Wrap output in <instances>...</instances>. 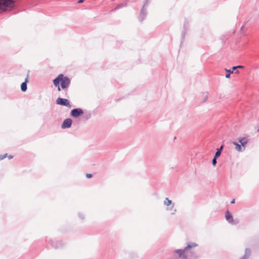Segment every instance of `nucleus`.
<instances>
[{
	"label": "nucleus",
	"mask_w": 259,
	"mask_h": 259,
	"mask_svg": "<svg viewBox=\"0 0 259 259\" xmlns=\"http://www.w3.org/2000/svg\"><path fill=\"white\" fill-rule=\"evenodd\" d=\"M239 142L241 144L242 147L245 148V146L248 142V140L246 138H239Z\"/></svg>",
	"instance_id": "obj_12"
},
{
	"label": "nucleus",
	"mask_w": 259,
	"mask_h": 259,
	"mask_svg": "<svg viewBox=\"0 0 259 259\" xmlns=\"http://www.w3.org/2000/svg\"><path fill=\"white\" fill-rule=\"evenodd\" d=\"M197 246V244L194 242H189L184 249H177L175 252L178 253L179 257L182 259H188L192 256L197 257L198 256L194 255V248Z\"/></svg>",
	"instance_id": "obj_1"
},
{
	"label": "nucleus",
	"mask_w": 259,
	"mask_h": 259,
	"mask_svg": "<svg viewBox=\"0 0 259 259\" xmlns=\"http://www.w3.org/2000/svg\"><path fill=\"white\" fill-rule=\"evenodd\" d=\"M28 81V75L27 76L25 81L22 82L21 85V89L22 92H25L27 90V82Z\"/></svg>",
	"instance_id": "obj_9"
},
{
	"label": "nucleus",
	"mask_w": 259,
	"mask_h": 259,
	"mask_svg": "<svg viewBox=\"0 0 259 259\" xmlns=\"http://www.w3.org/2000/svg\"><path fill=\"white\" fill-rule=\"evenodd\" d=\"M148 5V0H146L144 4V6L143 8H145V7L147 6Z\"/></svg>",
	"instance_id": "obj_23"
},
{
	"label": "nucleus",
	"mask_w": 259,
	"mask_h": 259,
	"mask_svg": "<svg viewBox=\"0 0 259 259\" xmlns=\"http://www.w3.org/2000/svg\"><path fill=\"white\" fill-rule=\"evenodd\" d=\"M257 132H259V130H257Z\"/></svg>",
	"instance_id": "obj_34"
},
{
	"label": "nucleus",
	"mask_w": 259,
	"mask_h": 259,
	"mask_svg": "<svg viewBox=\"0 0 259 259\" xmlns=\"http://www.w3.org/2000/svg\"><path fill=\"white\" fill-rule=\"evenodd\" d=\"M86 177L88 178H91L92 177V175L91 174H87L86 175Z\"/></svg>",
	"instance_id": "obj_25"
},
{
	"label": "nucleus",
	"mask_w": 259,
	"mask_h": 259,
	"mask_svg": "<svg viewBox=\"0 0 259 259\" xmlns=\"http://www.w3.org/2000/svg\"><path fill=\"white\" fill-rule=\"evenodd\" d=\"M124 6L125 5L124 4H121L118 5L116 8L117 9L121 8L124 7Z\"/></svg>",
	"instance_id": "obj_22"
},
{
	"label": "nucleus",
	"mask_w": 259,
	"mask_h": 259,
	"mask_svg": "<svg viewBox=\"0 0 259 259\" xmlns=\"http://www.w3.org/2000/svg\"><path fill=\"white\" fill-rule=\"evenodd\" d=\"M163 203L165 205L167 206L171 205L170 207L167 208V210H172V212H171L172 214H174L176 212L177 210L176 209L174 208L175 204L172 203V201L170 200H169L168 198H166L165 199Z\"/></svg>",
	"instance_id": "obj_4"
},
{
	"label": "nucleus",
	"mask_w": 259,
	"mask_h": 259,
	"mask_svg": "<svg viewBox=\"0 0 259 259\" xmlns=\"http://www.w3.org/2000/svg\"><path fill=\"white\" fill-rule=\"evenodd\" d=\"M57 87H58V89H57L58 91H61V88H60L59 85L58 86H57Z\"/></svg>",
	"instance_id": "obj_28"
},
{
	"label": "nucleus",
	"mask_w": 259,
	"mask_h": 259,
	"mask_svg": "<svg viewBox=\"0 0 259 259\" xmlns=\"http://www.w3.org/2000/svg\"><path fill=\"white\" fill-rule=\"evenodd\" d=\"M238 69L237 67H236V66H233L232 67V70L234 71V70H235L236 69Z\"/></svg>",
	"instance_id": "obj_27"
},
{
	"label": "nucleus",
	"mask_w": 259,
	"mask_h": 259,
	"mask_svg": "<svg viewBox=\"0 0 259 259\" xmlns=\"http://www.w3.org/2000/svg\"><path fill=\"white\" fill-rule=\"evenodd\" d=\"M225 218L226 220L229 222V221L233 218L232 214L229 210H226L225 212Z\"/></svg>",
	"instance_id": "obj_14"
},
{
	"label": "nucleus",
	"mask_w": 259,
	"mask_h": 259,
	"mask_svg": "<svg viewBox=\"0 0 259 259\" xmlns=\"http://www.w3.org/2000/svg\"><path fill=\"white\" fill-rule=\"evenodd\" d=\"M235 203V199H233L231 201V204H233Z\"/></svg>",
	"instance_id": "obj_30"
},
{
	"label": "nucleus",
	"mask_w": 259,
	"mask_h": 259,
	"mask_svg": "<svg viewBox=\"0 0 259 259\" xmlns=\"http://www.w3.org/2000/svg\"><path fill=\"white\" fill-rule=\"evenodd\" d=\"M232 225H237L239 223V220L237 219L234 220L233 218L228 222Z\"/></svg>",
	"instance_id": "obj_17"
},
{
	"label": "nucleus",
	"mask_w": 259,
	"mask_h": 259,
	"mask_svg": "<svg viewBox=\"0 0 259 259\" xmlns=\"http://www.w3.org/2000/svg\"><path fill=\"white\" fill-rule=\"evenodd\" d=\"M233 144L235 146L236 150L238 152H242L245 150V148L242 147L241 145H239L236 142H233Z\"/></svg>",
	"instance_id": "obj_11"
},
{
	"label": "nucleus",
	"mask_w": 259,
	"mask_h": 259,
	"mask_svg": "<svg viewBox=\"0 0 259 259\" xmlns=\"http://www.w3.org/2000/svg\"><path fill=\"white\" fill-rule=\"evenodd\" d=\"M223 149V146H221L219 149H217V151H220V153H221V152Z\"/></svg>",
	"instance_id": "obj_24"
},
{
	"label": "nucleus",
	"mask_w": 259,
	"mask_h": 259,
	"mask_svg": "<svg viewBox=\"0 0 259 259\" xmlns=\"http://www.w3.org/2000/svg\"><path fill=\"white\" fill-rule=\"evenodd\" d=\"M202 101L205 102L208 98V93L204 92L202 94Z\"/></svg>",
	"instance_id": "obj_15"
},
{
	"label": "nucleus",
	"mask_w": 259,
	"mask_h": 259,
	"mask_svg": "<svg viewBox=\"0 0 259 259\" xmlns=\"http://www.w3.org/2000/svg\"><path fill=\"white\" fill-rule=\"evenodd\" d=\"M50 243L51 244V245L54 247L55 248H58L59 247V246H58L57 245H55L54 244V242L53 241H51L50 242Z\"/></svg>",
	"instance_id": "obj_21"
},
{
	"label": "nucleus",
	"mask_w": 259,
	"mask_h": 259,
	"mask_svg": "<svg viewBox=\"0 0 259 259\" xmlns=\"http://www.w3.org/2000/svg\"><path fill=\"white\" fill-rule=\"evenodd\" d=\"M79 217H80V218H81L82 219H83V217H82V215H81L80 214H79Z\"/></svg>",
	"instance_id": "obj_33"
},
{
	"label": "nucleus",
	"mask_w": 259,
	"mask_h": 259,
	"mask_svg": "<svg viewBox=\"0 0 259 259\" xmlns=\"http://www.w3.org/2000/svg\"><path fill=\"white\" fill-rule=\"evenodd\" d=\"M250 249L248 248H246L244 255L241 258V259H247L250 256Z\"/></svg>",
	"instance_id": "obj_13"
},
{
	"label": "nucleus",
	"mask_w": 259,
	"mask_h": 259,
	"mask_svg": "<svg viewBox=\"0 0 259 259\" xmlns=\"http://www.w3.org/2000/svg\"><path fill=\"white\" fill-rule=\"evenodd\" d=\"M221 155V153L220 152V151H217V152H215V155H214V157L215 158H218Z\"/></svg>",
	"instance_id": "obj_18"
},
{
	"label": "nucleus",
	"mask_w": 259,
	"mask_h": 259,
	"mask_svg": "<svg viewBox=\"0 0 259 259\" xmlns=\"http://www.w3.org/2000/svg\"><path fill=\"white\" fill-rule=\"evenodd\" d=\"M147 15V12L144 8H143L140 12V14L139 16V20L141 22L143 21L146 18Z\"/></svg>",
	"instance_id": "obj_8"
},
{
	"label": "nucleus",
	"mask_w": 259,
	"mask_h": 259,
	"mask_svg": "<svg viewBox=\"0 0 259 259\" xmlns=\"http://www.w3.org/2000/svg\"><path fill=\"white\" fill-rule=\"evenodd\" d=\"M20 0H0V13L11 10Z\"/></svg>",
	"instance_id": "obj_2"
},
{
	"label": "nucleus",
	"mask_w": 259,
	"mask_h": 259,
	"mask_svg": "<svg viewBox=\"0 0 259 259\" xmlns=\"http://www.w3.org/2000/svg\"><path fill=\"white\" fill-rule=\"evenodd\" d=\"M70 84V79L67 77L63 75L60 80L61 88L63 90L67 89Z\"/></svg>",
	"instance_id": "obj_3"
},
{
	"label": "nucleus",
	"mask_w": 259,
	"mask_h": 259,
	"mask_svg": "<svg viewBox=\"0 0 259 259\" xmlns=\"http://www.w3.org/2000/svg\"><path fill=\"white\" fill-rule=\"evenodd\" d=\"M83 111L80 108H75L71 110V115L75 118H76L82 114H83Z\"/></svg>",
	"instance_id": "obj_6"
},
{
	"label": "nucleus",
	"mask_w": 259,
	"mask_h": 259,
	"mask_svg": "<svg viewBox=\"0 0 259 259\" xmlns=\"http://www.w3.org/2000/svg\"><path fill=\"white\" fill-rule=\"evenodd\" d=\"M72 123V119L70 118H67L65 119L62 124V128H69L71 127Z\"/></svg>",
	"instance_id": "obj_7"
},
{
	"label": "nucleus",
	"mask_w": 259,
	"mask_h": 259,
	"mask_svg": "<svg viewBox=\"0 0 259 259\" xmlns=\"http://www.w3.org/2000/svg\"><path fill=\"white\" fill-rule=\"evenodd\" d=\"M83 1L84 0H79L78 1V3H83Z\"/></svg>",
	"instance_id": "obj_29"
},
{
	"label": "nucleus",
	"mask_w": 259,
	"mask_h": 259,
	"mask_svg": "<svg viewBox=\"0 0 259 259\" xmlns=\"http://www.w3.org/2000/svg\"><path fill=\"white\" fill-rule=\"evenodd\" d=\"M61 77H63V74H60L57 77L53 80V83L55 87L58 86L59 85L60 80L61 79Z\"/></svg>",
	"instance_id": "obj_10"
},
{
	"label": "nucleus",
	"mask_w": 259,
	"mask_h": 259,
	"mask_svg": "<svg viewBox=\"0 0 259 259\" xmlns=\"http://www.w3.org/2000/svg\"><path fill=\"white\" fill-rule=\"evenodd\" d=\"M236 67H237V68H244V66H242V65H238V66H236Z\"/></svg>",
	"instance_id": "obj_26"
},
{
	"label": "nucleus",
	"mask_w": 259,
	"mask_h": 259,
	"mask_svg": "<svg viewBox=\"0 0 259 259\" xmlns=\"http://www.w3.org/2000/svg\"><path fill=\"white\" fill-rule=\"evenodd\" d=\"M225 70L226 72L228 73V74H227L226 75V76H225L226 78H229L230 77V74L233 73V71L231 70L230 69H225Z\"/></svg>",
	"instance_id": "obj_16"
},
{
	"label": "nucleus",
	"mask_w": 259,
	"mask_h": 259,
	"mask_svg": "<svg viewBox=\"0 0 259 259\" xmlns=\"http://www.w3.org/2000/svg\"><path fill=\"white\" fill-rule=\"evenodd\" d=\"M217 163V158L214 157L212 160V164L213 166H215Z\"/></svg>",
	"instance_id": "obj_19"
},
{
	"label": "nucleus",
	"mask_w": 259,
	"mask_h": 259,
	"mask_svg": "<svg viewBox=\"0 0 259 259\" xmlns=\"http://www.w3.org/2000/svg\"><path fill=\"white\" fill-rule=\"evenodd\" d=\"M239 71H236L235 73L236 74H238V73H239Z\"/></svg>",
	"instance_id": "obj_32"
},
{
	"label": "nucleus",
	"mask_w": 259,
	"mask_h": 259,
	"mask_svg": "<svg viewBox=\"0 0 259 259\" xmlns=\"http://www.w3.org/2000/svg\"><path fill=\"white\" fill-rule=\"evenodd\" d=\"M56 104L58 105H60L62 106H66L68 108H71V106L70 104V102L67 99L58 98L56 100Z\"/></svg>",
	"instance_id": "obj_5"
},
{
	"label": "nucleus",
	"mask_w": 259,
	"mask_h": 259,
	"mask_svg": "<svg viewBox=\"0 0 259 259\" xmlns=\"http://www.w3.org/2000/svg\"><path fill=\"white\" fill-rule=\"evenodd\" d=\"M8 157H9V158L10 159H12V158L13 157V156H12V155H9V156H8Z\"/></svg>",
	"instance_id": "obj_31"
},
{
	"label": "nucleus",
	"mask_w": 259,
	"mask_h": 259,
	"mask_svg": "<svg viewBox=\"0 0 259 259\" xmlns=\"http://www.w3.org/2000/svg\"><path fill=\"white\" fill-rule=\"evenodd\" d=\"M7 156V154H5L4 155H0V160L3 159Z\"/></svg>",
	"instance_id": "obj_20"
}]
</instances>
